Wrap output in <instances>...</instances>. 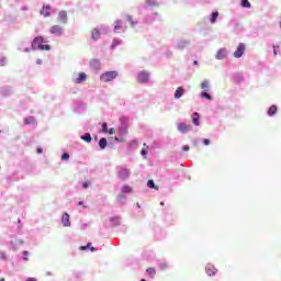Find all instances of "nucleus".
Returning a JSON list of instances; mask_svg holds the SVG:
<instances>
[{
  "mask_svg": "<svg viewBox=\"0 0 281 281\" xmlns=\"http://www.w3.org/2000/svg\"><path fill=\"white\" fill-rule=\"evenodd\" d=\"M78 205H85V202L79 201V202H78Z\"/></svg>",
  "mask_w": 281,
  "mask_h": 281,
  "instance_id": "a18cd8bd",
  "label": "nucleus"
},
{
  "mask_svg": "<svg viewBox=\"0 0 281 281\" xmlns=\"http://www.w3.org/2000/svg\"><path fill=\"white\" fill-rule=\"evenodd\" d=\"M241 7L243 8H251V3L249 0H241Z\"/></svg>",
  "mask_w": 281,
  "mask_h": 281,
  "instance_id": "2f4dec72",
  "label": "nucleus"
},
{
  "mask_svg": "<svg viewBox=\"0 0 281 281\" xmlns=\"http://www.w3.org/2000/svg\"><path fill=\"white\" fill-rule=\"evenodd\" d=\"M27 260H29L27 257H24V261L27 262Z\"/></svg>",
  "mask_w": 281,
  "mask_h": 281,
  "instance_id": "de8ad7c7",
  "label": "nucleus"
},
{
  "mask_svg": "<svg viewBox=\"0 0 281 281\" xmlns=\"http://www.w3.org/2000/svg\"><path fill=\"white\" fill-rule=\"evenodd\" d=\"M45 43V38L43 36H37L33 40L32 48L40 49V47Z\"/></svg>",
  "mask_w": 281,
  "mask_h": 281,
  "instance_id": "7ed1b4c3",
  "label": "nucleus"
},
{
  "mask_svg": "<svg viewBox=\"0 0 281 281\" xmlns=\"http://www.w3.org/2000/svg\"><path fill=\"white\" fill-rule=\"evenodd\" d=\"M245 49H247V47L245 46V44L240 43L237 49L234 52V57L241 58L243 54H245Z\"/></svg>",
  "mask_w": 281,
  "mask_h": 281,
  "instance_id": "20e7f679",
  "label": "nucleus"
},
{
  "mask_svg": "<svg viewBox=\"0 0 281 281\" xmlns=\"http://www.w3.org/2000/svg\"><path fill=\"white\" fill-rule=\"evenodd\" d=\"M206 273L207 276H216V273H218V269H216V267H214L213 265H207L206 266Z\"/></svg>",
  "mask_w": 281,
  "mask_h": 281,
  "instance_id": "1a4fd4ad",
  "label": "nucleus"
},
{
  "mask_svg": "<svg viewBox=\"0 0 281 281\" xmlns=\"http://www.w3.org/2000/svg\"><path fill=\"white\" fill-rule=\"evenodd\" d=\"M147 188H151L154 190H159V187L155 186V181L148 180Z\"/></svg>",
  "mask_w": 281,
  "mask_h": 281,
  "instance_id": "b1692460",
  "label": "nucleus"
},
{
  "mask_svg": "<svg viewBox=\"0 0 281 281\" xmlns=\"http://www.w3.org/2000/svg\"><path fill=\"white\" fill-rule=\"evenodd\" d=\"M85 80H87V74L80 72L78 78L76 79V83L81 85V82H85Z\"/></svg>",
  "mask_w": 281,
  "mask_h": 281,
  "instance_id": "4468645a",
  "label": "nucleus"
},
{
  "mask_svg": "<svg viewBox=\"0 0 281 281\" xmlns=\"http://www.w3.org/2000/svg\"><path fill=\"white\" fill-rule=\"evenodd\" d=\"M58 21L60 23H67V11H60L58 13Z\"/></svg>",
  "mask_w": 281,
  "mask_h": 281,
  "instance_id": "ddd939ff",
  "label": "nucleus"
},
{
  "mask_svg": "<svg viewBox=\"0 0 281 281\" xmlns=\"http://www.w3.org/2000/svg\"><path fill=\"white\" fill-rule=\"evenodd\" d=\"M217 60H223L224 58H227V49L221 48L216 54Z\"/></svg>",
  "mask_w": 281,
  "mask_h": 281,
  "instance_id": "9d476101",
  "label": "nucleus"
},
{
  "mask_svg": "<svg viewBox=\"0 0 281 281\" xmlns=\"http://www.w3.org/2000/svg\"><path fill=\"white\" fill-rule=\"evenodd\" d=\"M122 30V20H116L114 25V31Z\"/></svg>",
  "mask_w": 281,
  "mask_h": 281,
  "instance_id": "393cba45",
  "label": "nucleus"
},
{
  "mask_svg": "<svg viewBox=\"0 0 281 281\" xmlns=\"http://www.w3.org/2000/svg\"><path fill=\"white\" fill-rule=\"evenodd\" d=\"M201 89L203 91H209L210 90V81H207V80L202 81L201 82Z\"/></svg>",
  "mask_w": 281,
  "mask_h": 281,
  "instance_id": "6ab92c4d",
  "label": "nucleus"
},
{
  "mask_svg": "<svg viewBox=\"0 0 281 281\" xmlns=\"http://www.w3.org/2000/svg\"><path fill=\"white\" fill-rule=\"evenodd\" d=\"M25 52H30V49H29V48H26V49H25Z\"/></svg>",
  "mask_w": 281,
  "mask_h": 281,
  "instance_id": "3c124183",
  "label": "nucleus"
},
{
  "mask_svg": "<svg viewBox=\"0 0 281 281\" xmlns=\"http://www.w3.org/2000/svg\"><path fill=\"white\" fill-rule=\"evenodd\" d=\"M115 142H120V138L115 137Z\"/></svg>",
  "mask_w": 281,
  "mask_h": 281,
  "instance_id": "09e8293b",
  "label": "nucleus"
},
{
  "mask_svg": "<svg viewBox=\"0 0 281 281\" xmlns=\"http://www.w3.org/2000/svg\"><path fill=\"white\" fill-rule=\"evenodd\" d=\"M99 146H100V148H102V149L106 148V138H101V139L99 140Z\"/></svg>",
  "mask_w": 281,
  "mask_h": 281,
  "instance_id": "c85d7f7f",
  "label": "nucleus"
},
{
  "mask_svg": "<svg viewBox=\"0 0 281 281\" xmlns=\"http://www.w3.org/2000/svg\"><path fill=\"white\" fill-rule=\"evenodd\" d=\"M50 10L52 8L49 5H44L43 9L41 10L42 16H50L52 14Z\"/></svg>",
  "mask_w": 281,
  "mask_h": 281,
  "instance_id": "9b49d317",
  "label": "nucleus"
},
{
  "mask_svg": "<svg viewBox=\"0 0 281 281\" xmlns=\"http://www.w3.org/2000/svg\"><path fill=\"white\" fill-rule=\"evenodd\" d=\"M61 223H63L64 227H71V222L69 221V214L68 213L63 214Z\"/></svg>",
  "mask_w": 281,
  "mask_h": 281,
  "instance_id": "6e6552de",
  "label": "nucleus"
},
{
  "mask_svg": "<svg viewBox=\"0 0 281 281\" xmlns=\"http://www.w3.org/2000/svg\"><path fill=\"white\" fill-rule=\"evenodd\" d=\"M61 159L64 161H67L69 159V154L68 153L63 154Z\"/></svg>",
  "mask_w": 281,
  "mask_h": 281,
  "instance_id": "f704fd0d",
  "label": "nucleus"
},
{
  "mask_svg": "<svg viewBox=\"0 0 281 281\" xmlns=\"http://www.w3.org/2000/svg\"><path fill=\"white\" fill-rule=\"evenodd\" d=\"M160 269L161 271H166V269H168V263L166 262L160 263Z\"/></svg>",
  "mask_w": 281,
  "mask_h": 281,
  "instance_id": "72a5a7b5",
  "label": "nucleus"
},
{
  "mask_svg": "<svg viewBox=\"0 0 281 281\" xmlns=\"http://www.w3.org/2000/svg\"><path fill=\"white\" fill-rule=\"evenodd\" d=\"M23 256H30V252L26 251V250H24V251H23Z\"/></svg>",
  "mask_w": 281,
  "mask_h": 281,
  "instance_id": "37998d69",
  "label": "nucleus"
},
{
  "mask_svg": "<svg viewBox=\"0 0 281 281\" xmlns=\"http://www.w3.org/2000/svg\"><path fill=\"white\" fill-rule=\"evenodd\" d=\"M126 21L132 27H135V20H133V16L126 15Z\"/></svg>",
  "mask_w": 281,
  "mask_h": 281,
  "instance_id": "a878e982",
  "label": "nucleus"
},
{
  "mask_svg": "<svg viewBox=\"0 0 281 281\" xmlns=\"http://www.w3.org/2000/svg\"><path fill=\"white\" fill-rule=\"evenodd\" d=\"M183 93H186V90L183 89V87H178L175 92L176 100H179V98H182Z\"/></svg>",
  "mask_w": 281,
  "mask_h": 281,
  "instance_id": "f8f14e48",
  "label": "nucleus"
},
{
  "mask_svg": "<svg viewBox=\"0 0 281 281\" xmlns=\"http://www.w3.org/2000/svg\"><path fill=\"white\" fill-rule=\"evenodd\" d=\"M193 64H194V65H199V61H198V60H194Z\"/></svg>",
  "mask_w": 281,
  "mask_h": 281,
  "instance_id": "49530a36",
  "label": "nucleus"
},
{
  "mask_svg": "<svg viewBox=\"0 0 281 281\" xmlns=\"http://www.w3.org/2000/svg\"><path fill=\"white\" fill-rule=\"evenodd\" d=\"M200 114L198 112L193 113L192 115V123L194 126H200L201 122L199 121Z\"/></svg>",
  "mask_w": 281,
  "mask_h": 281,
  "instance_id": "2eb2a0df",
  "label": "nucleus"
},
{
  "mask_svg": "<svg viewBox=\"0 0 281 281\" xmlns=\"http://www.w3.org/2000/svg\"><path fill=\"white\" fill-rule=\"evenodd\" d=\"M81 251H87V249H90V251H95V247L91 246V243H88L86 246L80 247Z\"/></svg>",
  "mask_w": 281,
  "mask_h": 281,
  "instance_id": "f3484780",
  "label": "nucleus"
},
{
  "mask_svg": "<svg viewBox=\"0 0 281 281\" xmlns=\"http://www.w3.org/2000/svg\"><path fill=\"white\" fill-rule=\"evenodd\" d=\"M276 113H278V106L271 105V106L269 108V110H268V115H269L270 117H273V115H276Z\"/></svg>",
  "mask_w": 281,
  "mask_h": 281,
  "instance_id": "dca6fc26",
  "label": "nucleus"
},
{
  "mask_svg": "<svg viewBox=\"0 0 281 281\" xmlns=\"http://www.w3.org/2000/svg\"><path fill=\"white\" fill-rule=\"evenodd\" d=\"M90 66L93 68V69H100V60L98 59H92L90 61Z\"/></svg>",
  "mask_w": 281,
  "mask_h": 281,
  "instance_id": "a211bd4d",
  "label": "nucleus"
},
{
  "mask_svg": "<svg viewBox=\"0 0 281 281\" xmlns=\"http://www.w3.org/2000/svg\"><path fill=\"white\" fill-rule=\"evenodd\" d=\"M36 65H43V59H37Z\"/></svg>",
  "mask_w": 281,
  "mask_h": 281,
  "instance_id": "ea45409f",
  "label": "nucleus"
},
{
  "mask_svg": "<svg viewBox=\"0 0 281 281\" xmlns=\"http://www.w3.org/2000/svg\"><path fill=\"white\" fill-rule=\"evenodd\" d=\"M38 49H42V52H49V49H52V46H49V45H41L40 47H38Z\"/></svg>",
  "mask_w": 281,
  "mask_h": 281,
  "instance_id": "7c9ffc66",
  "label": "nucleus"
},
{
  "mask_svg": "<svg viewBox=\"0 0 281 281\" xmlns=\"http://www.w3.org/2000/svg\"><path fill=\"white\" fill-rule=\"evenodd\" d=\"M82 188L85 189L89 188V182H83Z\"/></svg>",
  "mask_w": 281,
  "mask_h": 281,
  "instance_id": "58836bf2",
  "label": "nucleus"
},
{
  "mask_svg": "<svg viewBox=\"0 0 281 281\" xmlns=\"http://www.w3.org/2000/svg\"><path fill=\"white\" fill-rule=\"evenodd\" d=\"M203 144H204V146H210V139L204 138V139H203Z\"/></svg>",
  "mask_w": 281,
  "mask_h": 281,
  "instance_id": "e433bc0d",
  "label": "nucleus"
},
{
  "mask_svg": "<svg viewBox=\"0 0 281 281\" xmlns=\"http://www.w3.org/2000/svg\"><path fill=\"white\" fill-rule=\"evenodd\" d=\"M117 177H120V179H122L123 181H125V179L127 177H131V169L127 168H121L117 172Z\"/></svg>",
  "mask_w": 281,
  "mask_h": 281,
  "instance_id": "39448f33",
  "label": "nucleus"
},
{
  "mask_svg": "<svg viewBox=\"0 0 281 281\" xmlns=\"http://www.w3.org/2000/svg\"><path fill=\"white\" fill-rule=\"evenodd\" d=\"M216 19H218V11L213 12L211 23H216Z\"/></svg>",
  "mask_w": 281,
  "mask_h": 281,
  "instance_id": "c756f323",
  "label": "nucleus"
},
{
  "mask_svg": "<svg viewBox=\"0 0 281 281\" xmlns=\"http://www.w3.org/2000/svg\"><path fill=\"white\" fill-rule=\"evenodd\" d=\"M26 281H36L34 278H27Z\"/></svg>",
  "mask_w": 281,
  "mask_h": 281,
  "instance_id": "c03bdc74",
  "label": "nucleus"
},
{
  "mask_svg": "<svg viewBox=\"0 0 281 281\" xmlns=\"http://www.w3.org/2000/svg\"><path fill=\"white\" fill-rule=\"evenodd\" d=\"M182 150H184V151H188V150H190V146H188V145H184V146L182 147Z\"/></svg>",
  "mask_w": 281,
  "mask_h": 281,
  "instance_id": "4c0bfd02",
  "label": "nucleus"
},
{
  "mask_svg": "<svg viewBox=\"0 0 281 281\" xmlns=\"http://www.w3.org/2000/svg\"><path fill=\"white\" fill-rule=\"evenodd\" d=\"M43 153V148H37V155H41Z\"/></svg>",
  "mask_w": 281,
  "mask_h": 281,
  "instance_id": "a19ab883",
  "label": "nucleus"
},
{
  "mask_svg": "<svg viewBox=\"0 0 281 281\" xmlns=\"http://www.w3.org/2000/svg\"><path fill=\"white\" fill-rule=\"evenodd\" d=\"M106 133H109V135H113L115 133V128L111 127Z\"/></svg>",
  "mask_w": 281,
  "mask_h": 281,
  "instance_id": "c9c22d12",
  "label": "nucleus"
},
{
  "mask_svg": "<svg viewBox=\"0 0 281 281\" xmlns=\"http://www.w3.org/2000/svg\"><path fill=\"white\" fill-rule=\"evenodd\" d=\"M148 80H150V74L148 71L142 70V71L138 72L137 81L140 85H144V83L148 82Z\"/></svg>",
  "mask_w": 281,
  "mask_h": 281,
  "instance_id": "f03ea898",
  "label": "nucleus"
},
{
  "mask_svg": "<svg viewBox=\"0 0 281 281\" xmlns=\"http://www.w3.org/2000/svg\"><path fill=\"white\" fill-rule=\"evenodd\" d=\"M119 74L115 70L105 71L100 76L101 82H113L117 78Z\"/></svg>",
  "mask_w": 281,
  "mask_h": 281,
  "instance_id": "f257e3e1",
  "label": "nucleus"
},
{
  "mask_svg": "<svg viewBox=\"0 0 281 281\" xmlns=\"http://www.w3.org/2000/svg\"><path fill=\"white\" fill-rule=\"evenodd\" d=\"M34 122H35L34 116H29L24 119V124L26 125L34 124Z\"/></svg>",
  "mask_w": 281,
  "mask_h": 281,
  "instance_id": "5701e85b",
  "label": "nucleus"
},
{
  "mask_svg": "<svg viewBox=\"0 0 281 281\" xmlns=\"http://www.w3.org/2000/svg\"><path fill=\"white\" fill-rule=\"evenodd\" d=\"M137 207H140V206H139V203H137Z\"/></svg>",
  "mask_w": 281,
  "mask_h": 281,
  "instance_id": "603ef678",
  "label": "nucleus"
},
{
  "mask_svg": "<svg viewBox=\"0 0 281 281\" xmlns=\"http://www.w3.org/2000/svg\"><path fill=\"white\" fill-rule=\"evenodd\" d=\"M146 272L148 273L149 278H155V276H157V270H155V268H147Z\"/></svg>",
  "mask_w": 281,
  "mask_h": 281,
  "instance_id": "aec40b11",
  "label": "nucleus"
},
{
  "mask_svg": "<svg viewBox=\"0 0 281 281\" xmlns=\"http://www.w3.org/2000/svg\"><path fill=\"white\" fill-rule=\"evenodd\" d=\"M179 133H188V131H192V125H186V123L178 124Z\"/></svg>",
  "mask_w": 281,
  "mask_h": 281,
  "instance_id": "0eeeda50",
  "label": "nucleus"
},
{
  "mask_svg": "<svg viewBox=\"0 0 281 281\" xmlns=\"http://www.w3.org/2000/svg\"><path fill=\"white\" fill-rule=\"evenodd\" d=\"M102 131L103 133H109V125L106 123L102 124Z\"/></svg>",
  "mask_w": 281,
  "mask_h": 281,
  "instance_id": "473e14b6",
  "label": "nucleus"
},
{
  "mask_svg": "<svg viewBox=\"0 0 281 281\" xmlns=\"http://www.w3.org/2000/svg\"><path fill=\"white\" fill-rule=\"evenodd\" d=\"M50 34H54L55 36H63V29L60 25H53L50 27Z\"/></svg>",
  "mask_w": 281,
  "mask_h": 281,
  "instance_id": "423d86ee",
  "label": "nucleus"
},
{
  "mask_svg": "<svg viewBox=\"0 0 281 281\" xmlns=\"http://www.w3.org/2000/svg\"><path fill=\"white\" fill-rule=\"evenodd\" d=\"M201 98H205L206 100H212V95L210 93H207V91H202L201 92Z\"/></svg>",
  "mask_w": 281,
  "mask_h": 281,
  "instance_id": "bb28decb",
  "label": "nucleus"
},
{
  "mask_svg": "<svg viewBox=\"0 0 281 281\" xmlns=\"http://www.w3.org/2000/svg\"><path fill=\"white\" fill-rule=\"evenodd\" d=\"M81 139L87 143L91 142V134L86 133L83 136H81Z\"/></svg>",
  "mask_w": 281,
  "mask_h": 281,
  "instance_id": "cd10ccee",
  "label": "nucleus"
},
{
  "mask_svg": "<svg viewBox=\"0 0 281 281\" xmlns=\"http://www.w3.org/2000/svg\"><path fill=\"white\" fill-rule=\"evenodd\" d=\"M0 281H5V279L2 278V279H0Z\"/></svg>",
  "mask_w": 281,
  "mask_h": 281,
  "instance_id": "8fccbe9b",
  "label": "nucleus"
},
{
  "mask_svg": "<svg viewBox=\"0 0 281 281\" xmlns=\"http://www.w3.org/2000/svg\"><path fill=\"white\" fill-rule=\"evenodd\" d=\"M140 153H142L143 157H146V155H147L146 149H143Z\"/></svg>",
  "mask_w": 281,
  "mask_h": 281,
  "instance_id": "79ce46f5",
  "label": "nucleus"
},
{
  "mask_svg": "<svg viewBox=\"0 0 281 281\" xmlns=\"http://www.w3.org/2000/svg\"><path fill=\"white\" fill-rule=\"evenodd\" d=\"M91 34L93 41H98V38H100V31L98 29H93Z\"/></svg>",
  "mask_w": 281,
  "mask_h": 281,
  "instance_id": "412c9836",
  "label": "nucleus"
},
{
  "mask_svg": "<svg viewBox=\"0 0 281 281\" xmlns=\"http://www.w3.org/2000/svg\"><path fill=\"white\" fill-rule=\"evenodd\" d=\"M122 192H123V194H131V192H133V188H131L128 186H124L122 188Z\"/></svg>",
  "mask_w": 281,
  "mask_h": 281,
  "instance_id": "4be33fe9",
  "label": "nucleus"
}]
</instances>
